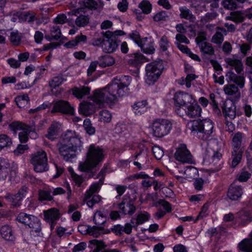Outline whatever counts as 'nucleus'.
<instances>
[{
    "instance_id": "obj_8",
    "label": "nucleus",
    "mask_w": 252,
    "mask_h": 252,
    "mask_svg": "<svg viewBox=\"0 0 252 252\" xmlns=\"http://www.w3.org/2000/svg\"><path fill=\"white\" fill-rule=\"evenodd\" d=\"M130 38L140 47L144 53L147 54L154 53L155 49L151 39L147 37L141 38L139 33L136 31L132 32L130 34Z\"/></svg>"
},
{
    "instance_id": "obj_25",
    "label": "nucleus",
    "mask_w": 252,
    "mask_h": 252,
    "mask_svg": "<svg viewBox=\"0 0 252 252\" xmlns=\"http://www.w3.org/2000/svg\"><path fill=\"white\" fill-rule=\"evenodd\" d=\"M223 91L226 94L232 96L237 99L240 98L241 92L238 88L234 84L225 85Z\"/></svg>"
},
{
    "instance_id": "obj_48",
    "label": "nucleus",
    "mask_w": 252,
    "mask_h": 252,
    "mask_svg": "<svg viewBox=\"0 0 252 252\" xmlns=\"http://www.w3.org/2000/svg\"><path fill=\"white\" fill-rule=\"evenodd\" d=\"M5 163L4 160H1L0 162V180L5 179L10 171L8 166L4 165Z\"/></svg>"
},
{
    "instance_id": "obj_51",
    "label": "nucleus",
    "mask_w": 252,
    "mask_h": 252,
    "mask_svg": "<svg viewBox=\"0 0 252 252\" xmlns=\"http://www.w3.org/2000/svg\"><path fill=\"white\" fill-rule=\"evenodd\" d=\"M11 139L5 134L0 135V149L11 145Z\"/></svg>"
},
{
    "instance_id": "obj_55",
    "label": "nucleus",
    "mask_w": 252,
    "mask_h": 252,
    "mask_svg": "<svg viewBox=\"0 0 252 252\" xmlns=\"http://www.w3.org/2000/svg\"><path fill=\"white\" fill-rule=\"evenodd\" d=\"M51 34L53 38L58 39L61 36V31L58 26H53L51 30Z\"/></svg>"
},
{
    "instance_id": "obj_50",
    "label": "nucleus",
    "mask_w": 252,
    "mask_h": 252,
    "mask_svg": "<svg viewBox=\"0 0 252 252\" xmlns=\"http://www.w3.org/2000/svg\"><path fill=\"white\" fill-rule=\"evenodd\" d=\"M180 11V17L182 18H184L190 20H192L193 19V17L189 11V9L186 8V7H181L179 8Z\"/></svg>"
},
{
    "instance_id": "obj_64",
    "label": "nucleus",
    "mask_w": 252,
    "mask_h": 252,
    "mask_svg": "<svg viewBox=\"0 0 252 252\" xmlns=\"http://www.w3.org/2000/svg\"><path fill=\"white\" fill-rule=\"evenodd\" d=\"M87 247V244L81 242L76 245L72 249V252H79L84 250Z\"/></svg>"
},
{
    "instance_id": "obj_18",
    "label": "nucleus",
    "mask_w": 252,
    "mask_h": 252,
    "mask_svg": "<svg viewBox=\"0 0 252 252\" xmlns=\"http://www.w3.org/2000/svg\"><path fill=\"white\" fill-rule=\"evenodd\" d=\"M223 114L226 118L234 119L236 116V106L231 100H226L222 108Z\"/></svg>"
},
{
    "instance_id": "obj_14",
    "label": "nucleus",
    "mask_w": 252,
    "mask_h": 252,
    "mask_svg": "<svg viewBox=\"0 0 252 252\" xmlns=\"http://www.w3.org/2000/svg\"><path fill=\"white\" fill-rule=\"evenodd\" d=\"M102 184L103 179H100L98 182L92 184L89 189L86 191L84 201L86 202V204L88 207L92 208L95 204V202H94L92 199H89L93 193L97 192L100 189V187Z\"/></svg>"
},
{
    "instance_id": "obj_4",
    "label": "nucleus",
    "mask_w": 252,
    "mask_h": 252,
    "mask_svg": "<svg viewBox=\"0 0 252 252\" xmlns=\"http://www.w3.org/2000/svg\"><path fill=\"white\" fill-rule=\"evenodd\" d=\"M104 151L102 148L95 144H91L87 148L86 159L80 163L79 169L82 171H87L99 165L104 159Z\"/></svg>"
},
{
    "instance_id": "obj_32",
    "label": "nucleus",
    "mask_w": 252,
    "mask_h": 252,
    "mask_svg": "<svg viewBox=\"0 0 252 252\" xmlns=\"http://www.w3.org/2000/svg\"><path fill=\"white\" fill-rule=\"evenodd\" d=\"M0 234L2 237L6 241H12L14 239L11 228L8 226H3L0 229Z\"/></svg>"
},
{
    "instance_id": "obj_44",
    "label": "nucleus",
    "mask_w": 252,
    "mask_h": 252,
    "mask_svg": "<svg viewBox=\"0 0 252 252\" xmlns=\"http://www.w3.org/2000/svg\"><path fill=\"white\" fill-rule=\"evenodd\" d=\"M66 80V79L63 75H58L53 78L49 84L51 87L56 88L61 85Z\"/></svg>"
},
{
    "instance_id": "obj_7",
    "label": "nucleus",
    "mask_w": 252,
    "mask_h": 252,
    "mask_svg": "<svg viewBox=\"0 0 252 252\" xmlns=\"http://www.w3.org/2000/svg\"><path fill=\"white\" fill-rule=\"evenodd\" d=\"M219 146L216 140H211L207 144L204 156V161L209 163L216 164L220 159L221 155L219 152Z\"/></svg>"
},
{
    "instance_id": "obj_38",
    "label": "nucleus",
    "mask_w": 252,
    "mask_h": 252,
    "mask_svg": "<svg viewBox=\"0 0 252 252\" xmlns=\"http://www.w3.org/2000/svg\"><path fill=\"white\" fill-rule=\"evenodd\" d=\"M243 152V150H233L232 152L231 167H235L238 164L241 159Z\"/></svg>"
},
{
    "instance_id": "obj_46",
    "label": "nucleus",
    "mask_w": 252,
    "mask_h": 252,
    "mask_svg": "<svg viewBox=\"0 0 252 252\" xmlns=\"http://www.w3.org/2000/svg\"><path fill=\"white\" fill-rule=\"evenodd\" d=\"M251 177V173L246 168L243 169L237 176L238 181L241 182H246Z\"/></svg>"
},
{
    "instance_id": "obj_41",
    "label": "nucleus",
    "mask_w": 252,
    "mask_h": 252,
    "mask_svg": "<svg viewBox=\"0 0 252 252\" xmlns=\"http://www.w3.org/2000/svg\"><path fill=\"white\" fill-rule=\"evenodd\" d=\"M226 34L225 30L219 29L216 34L213 36L212 41L216 44H220L223 40V35Z\"/></svg>"
},
{
    "instance_id": "obj_47",
    "label": "nucleus",
    "mask_w": 252,
    "mask_h": 252,
    "mask_svg": "<svg viewBox=\"0 0 252 252\" xmlns=\"http://www.w3.org/2000/svg\"><path fill=\"white\" fill-rule=\"evenodd\" d=\"M139 7L142 10L144 14H148L152 11V5L150 2L146 0H142L139 4Z\"/></svg>"
},
{
    "instance_id": "obj_54",
    "label": "nucleus",
    "mask_w": 252,
    "mask_h": 252,
    "mask_svg": "<svg viewBox=\"0 0 252 252\" xmlns=\"http://www.w3.org/2000/svg\"><path fill=\"white\" fill-rule=\"evenodd\" d=\"M9 39L13 44L17 45L20 43L21 36L17 31L12 32L10 33Z\"/></svg>"
},
{
    "instance_id": "obj_62",
    "label": "nucleus",
    "mask_w": 252,
    "mask_h": 252,
    "mask_svg": "<svg viewBox=\"0 0 252 252\" xmlns=\"http://www.w3.org/2000/svg\"><path fill=\"white\" fill-rule=\"evenodd\" d=\"M204 182L202 178L196 179L193 184L195 189L198 191L201 190Z\"/></svg>"
},
{
    "instance_id": "obj_11",
    "label": "nucleus",
    "mask_w": 252,
    "mask_h": 252,
    "mask_svg": "<svg viewBox=\"0 0 252 252\" xmlns=\"http://www.w3.org/2000/svg\"><path fill=\"white\" fill-rule=\"evenodd\" d=\"M174 156L175 158L181 162L187 163L194 162L192 156L185 144H181L179 145Z\"/></svg>"
},
{
    "instance_id": "obj_23",
    "label": "nucleus",
    "mask_w": 252,
    "mask_h": 252,
    "mask_svg": "<svg viewBox=\"0 0 252 252\" xmlns=\"http://www.w3.org/2000/svg\"><path fill=\"white\" fill-rule=\"evenodd\" d=\"M27 193V188L25 187H22L18 191V193L15 195L10 194H7L6 198L9 201L13 203L14 205H19V202L24 197H25Z\"/></svg>"
},
{
    "instance_id": "obj_17",
    "label": "nucleus",
    "mask_w": 252,
    "mask_h": 252,
    "mask_svg": "<svg viewBox=\"0 0 252 252\" xmlns=\"http://www.w3.org/2000/svg\"><path fill=\"white\" fill-rule=\"evenodd\" d=\"M11 126L16 130H21L19 133V140L21 142H26L29 138L28 126L19 122H16L12 124Z\"/></svg>"
},
{
    "instance_id": "obj_26",
    "label": "nucleus",
    "mask_w": 252,
    "mask_h": 252,
    "mask_svg": "<svg viewBox=\"0 0 252 252\" xmlns=\"http://www.w3.org/2000/svg\"><path fill=\"white\" fill-rule=\"evenodd\" d=\"M91 88L85 86L74 87L71 89L73 95L78 99L82 98L85 95L89 94Z\"/></svg>"
},
{
    "instance_id": "obj_53",
    "label": "nucleus",
    "mask_w": 252,
    "mask_h": 252,
    "mask_svg": "<svg viewBox=\"0 0 252 252\" xmlns=\"http://www.w3.org/2000/svg\"><path fill=\"white\" fill-rule=\"evenodd\" d=\"M102 5L101 0H88L86 3V6L90 9H96Z\"/></svg>"
},
{
    "instance_id": "obj_31",
    "label": "nucleus",
    "mask_w": 252,
    "mask_h": 252,
    "mask_svg": "<svg viewBox=\"0 0 252 252\" xmlns=\"http://www.w3.org/2000/svg\"><path fill=\"white\" fill-rule=\"evenodd\" d=\"M201 125L200 120L190 121L187 124V128L193 133H197L200 134Z\"/></svg>"
},
{
    "instance_id": "obj_40",
    "label": "nucleus",
    "mask_w": 252,
    "mask_h": 252,
    "mask_svg": "<svg viewBox=\"0 0 252 252\" xmlns=\"http://www.w3.org/2000/svg\"><path fill=\"white\" fill-rule=\"evenodd\" d=\"M112 114L107 110H102L99 112L98 121L103 123H110L112 120Z\"/></svg>"
},
{
    "instance_id": "obj_20",
    "label": "nucleus",
    "mask_w": 252,
    "mask_h": 252,
    "mask_svg": "<svg viewBox=\"0 0 252 252\" xmlns=\"http://www.w3.org/2000/svg\"><path fill=\"white\" fill-rule=\"evenodd\" d=\"M62 130V125L58 122H54L48 130L46 137L51 140L56 139Z\"/></svg>"
},
{
    "instance_id": "obj_58",
    "label": "nucleus",
    "mask_w": 252,
    "mask_h": 252,
    "mask_svg": "<svg viewBox=\"0 0 252 252\" xmlns=\"http://www.w3.org/2000/svg\"><path fill=\"white\" fill-rule=\"evenodd\" d=\"M222 5L228 9H234L237 7V4L233 0H223Z\"/></svg>"
},
{
    "instance_id": "obj_63",
    "label": "nucleus",
    "mask_w": 252,
    "mask_h": 252,
    "mask_svg": "<svg viewBox=\"0 0 252 252\" xmlns=\"http://www.w3.org/2000/svg\"><path fill=\"white\" fill-rule=\"evenodd\" d=\"M7 62L11 67L17 68L20 67L21 63L19 61L13 58H10L7 60Z\"/></svg>"
},
{
    "instance_id": "obj_5",
    "label": "nucleus",
    "mask_w": 252,
    "mask_h": 252,
    "mask_svg": "<svg viewBox=\"0 0 252 252\" xmlns=\"http://www.w3.org/2000/svg\"><path fill=\"white\" fill-rule=\"evenodd\" d=\"M164 68L162 61L159 60L148 63L145 67V82L154 84L160 77Z\"/></svg>"
},
{
    "instance_id": "obj_36",
    "label": "nucleus",
    "mask_w": 252,
    "mask_h": 252,
    "mask_svg": "<svg viewBox=\"0 0 252 252\" xmlns=\"http://www.w3.org/2000/svg\"><path fill=\"white\" fill-rule=\"evenodd\" d=\"M99 65L101 67H105L107 66H110L114 64V59L109 56L105 55L99 58Z\"/></svg>"
},
{
    "instance_id": "obj_39",
    "label": "nucleus",
    "mask_w": 252,
    "mask_h": 252,
    "mask_svg": "<svg viewBox=\"0 0 252 252\" xmlns=\"http://www.w3.org/2000/svg\"><path fill=\"white\" fill-rule=\"evenodd\" d=\"M15 101L19 107L24 108L29 104V98L27 94H25L16 97Z\"/></svg>"
},
{
    "instance_id": "obj_21",
    "label": "nucleus",
    "mask_w": 252,
    "mask_h": 252,
    "mask_svg": "<svg viewBox=\"0 0 252 252\" xmlns=\"http://www.w3.org/2000/svg\"><path fill=\"white\" fill-rule=\"evenodd\" d=\"M146 61L145 58L141 53L136 52L129 55L127 63L131 66L138 67L140 64Z\"/></svg>"
},
{
    "instance_id": "obj_35",
    "label": "nucleus",
    "mask_w": 252,
    "mask_h": 252,
    "mask_svg": "<svg viewBox=\"0 0 252 252\" xmlns=\"http://www.w3.org/2000/svg\"><path fill=\"white\" fill-rule=\"evenodd\" d=\"M226 63L235 68L236 71L239 73L243 69V64L241 61L233 58H227L225 60Z\"/></svg>"
},
{
    "instance_id": "obj_37",
    "label": "nucleus",
    "mask_w": 252,
    "mask_h": 252,
    "mask_svg": "<svg viewBox=\"0 0 252 252\" xmlns=\"http://www.w3.org/2000/svg\"><path fill=\"white\" fill-rule=\"evenodd\" d=\"M68 170L70 174L73 184L78 187H80L84 182V178L81 176L76 174L74 172L72 168L68 167Z\"/></svg>"
},
{
    "instance_id": "obj_43",
    "label": "nucleus",
    "mask_w": 252,
    "mask_h": 252,
    "mask_svg": "<svg viewBox=\"0 0 252 252\" xmlns=\"http://www.w3.org/2000/svg\"><path fill=\"white\" fill-rule=\"evenodd\" d=\"M240 250L246 252H252V239L248 240L244 239L238 245Z\"/></svg>"
},
{
    "instance_id": "obj_22",
    "label": "nucleus",
    "mask_w": 252,
    "mask_h": 252,
    "mask_svg": "<svg viewBox=\"0 0 252 252\" xmlns=\"http://www.w3.org/2000/svg\"><path fill=\"white\" fill-rule=\"evenodd\" d=\"M243 193L241 187L234 183L231 185L228 189L227 196L231 200H236L241 197Z\"/></svg>"
},
{
    "instance_id": "obj_19",
    "label": "nucleus",
    "mask_w": 252,
    "mask_h": 252,
    "mask_svg": "<svg viewBox=\"0 0 252 252\" xmlns=\"http://www.w3.org/2000/svg\"><path fill=\"white\" fill-rule=\"evenodd\" d=\"M252 212L248 209H243L239 211L236 216V221L242 225L246 224L252 221Z\"/></svg>"
},
{
    "instance_id": "obj_15",
    "label": "nucleus",
    "mask_w": 252,
    "mask_h": 252,
    "mask_svg": "<svg viewBox=\"0 0 252 252\" xmlns=\"http://www.w3.org/2000/svg\"><path fill=\"white\" fill-rule=\"evenodd\" d=\"M52 112H60L72 115L74 113V108L68 102L59 100L54 102Z\"/></svg>"
},
{
    "instance_id": "obj_16",
    "label": "nucleus",
    "mask_w": 252,
    "mask_h": 252,
    "mask_svg": "<svg viewBox=\"0 0 252 252\" xmlns=\"http://www.w3.org/2000/svg\"><path fill=\"white\" fill-rule=\"evenodd\" d=\"M200 132L199 137L206 139L212 134L214 127L213 122L210 120L201 121Z\"/></svg>"
},
{
    "instance_id": "obj_30",
    "label": "nucleus",
    "mask_w": 252,
    "mask_h": 252,
    "mask_svg": "<svg viewBox=\"0 0 252 252\" xmlns=\"http://www.w3.org/2000/svg\"><path fill=\"white\" fill-rule=\"evenodd\" d=\"M89 244V247L93 250V252H102V250L106 247L102 241L96 239L90 241Z\"/></svg>"
},
{
    "instance_id": "obj_59",
    "label": "nucleus",
    "mask_w": 252,
    "mask_h": 252,
    "mask_svg": "<svg viewBox=\"0 0 252 252\" xmlns=\"http://www.w3.org/2000/svg\"><path fill=\"white\" fill-rule=\"evenodd\" d=\"M167 17V14L165 11H160L156 14L153 16V19L155 21L158 22L160 21H164L166 19Z\"/></svg>"
},
{
    "instance_id": "obj_13",
    "label": "nucleus",
    "mask_w": 252,
    "mask_h": 252,
    "mask_svg": "<svg viewBox=\"0 0 252 252\" xmlns=\"http://www.w3.org/2000/svg\"><path fill=\"white\" fill-rule=\"evenodd\" d=\"M45 220L50 224L51 229H53L59 219L61 214L59 209L52 208L47 210L43 211Z\"/></svg>"
},
{
    "instance_id": "obj_45",
    "label": "nucleus",
    "mask_w": 252,
    "mask_h": 252,
    "mask_svg": "<svg viewBox=\"0 0 252 252\" xmlns=\"http://www.w3.org/2000/svg\"><path fill=\"white\" fill-rule=\"evenodd\" d=\"M198 46L201 51L205 54L212 55L214 53V50L210 43L200 42Z\"/></svg>"
},
{
    "instance_id": "obj_3",
    "label": "nucleus",
    "mask_w": 252,
    "mask_h": 252,
    "mask_svg": "<svg viewBox=\"0 0 252 252\" xmlns=\"http://www.w3.org/2000/svg\"><path fill=\"white\" fill-rule=\"evenodd\" d=\"M173 99L175 110L178 114H180L181 110H183L186 115L189 118L201 116L202 109L192 94L183 92H178L174 94Z\"/></svg>"
},
{
    "instance_id": "obj_10",
    "label": "nucleus",
    "mask_w": 252,
    "mask_h": 252,
    "mask_svg": "<svg viewBox=\"0 0 252 252\" xmlns=\"http://www.w3.org/2000/svg\"><path fill=\"white\" fill-rule=\"evenodd\" d=\"M16 219L18 222L28 225L35 232L40 230V222L36 217L21 212L18 215Z\"/></svg>"
},
{
    "instance_id": "obj_12",
    "label": "nucleus",
    "mask_w": 252,
    "mask_h": 252,
    "mask_svg": "<svg viewBox=\"0 0 252 252\" xmlns=\"http://www.w3.org/2000/svg\"><path fill=\"white\" fill-rule=\"evenodd\" d=\"M109 35H111V37L103 42L102 48L104 51L107 53H112L116 50L117 48V44L112 38H115L118 35H123L125 33L121 30L116 31L113 32H107Z\"/></svg>"
},
{
    "instance_id": "obj_24",
    "label": "nucleus",
    "mask_w": 252,
    "mask_h": 252,
    "mask_svg": "<svg viewBox=\"0 0 252 252\" xmlns=\"http://www.w3.org/2000/svg\"><path fill=\"white\" fill-rule=\"evenodd\" d=\"M118 208L124 215H131L135 210V206L127 200H123L119 204Z\"/></svg>"
},
{
    "instance_id": "obj_61",
    "label": "nucleus",
    "mask_w": 252,
    "mask_h": 252,
    "mask_svg": "<svg viewBox=\"0 0 252 252\" xmlns=\"http://www.w3.org/2000/svg\"><path fill=\"white\" fill-rule=\"evenodd\" d=\"M24 20L29 22H32L36 20L35 14L32 12H27L24 14Z\"/></svg>"
},
{
    "instance_id": "obj_52",
    "label": "nucleus",
    "mask_w": 252,
    "mask_h": 252,
    "mask_svg": "<svg viewBox=\"0 0 252 252\" xmlns=\"http://www.w3.org/2000/svg\"><path fill=\"white\" fill-rule=\"evenodd\" d=\"M209 205L208 203L205 204L202 207L201 211L194 220V222H196L198 220L203 219V218L207 216L209 214Z\"/></svg>"
},
{
    "instance_id": "obj_27",
    "label": "nucleus",
    "mask_w": 252,
    "mask_h": 252,
    "mask_svg": "<svg viewBox=\"0 0 252 252\" xmlns=\"http://www.w3.org/2000/svg\"><path fill=\"white\" fill-rule=\"evenodd\" d=\"M150 217V216L148 213L146 212H140L136 215L135 218L131 220V223L134 226L136 227L147 221Z\"/></svg>"
},
{
    "instance_id": "obj_28",
    "label": "nucleus",
    "mask_w": 252,
    "mask_h": 252,
    "mask_svg": "<svg viewBox=\"0 0 252 252\" xmlns=\"http://www.w3.org/2000/svg\"><path fill=\"white\" fill-rule=\"evenodd\" d=\"M147 103L145 100L137 102L132 106L133 111L136 115L144 114L147 111Z\"/></svg>"
},
{
    "instance_id": "obj_33",
    "label": "nucleus",
    "mask_w": 252,
    "mask_h": 252,
    "mask_svg": "<svg viewBox=\"0 0 252 252\" xmlns=\"http://www.w3.org/2000/svg\"><path fill=\"white\" fill-rule=\"evenodd\" d=\"M107 213L105 211H97L94 215V221L97 225L104 224L107 220Z\"/></svg>"
},
{
    "instance_id": "obj_49",
    "label": "nucleus",
    "mask_w": 252,
    "mask_h": 252,
    "mask_svg": "<svg viewBox=\"0 0 252 252\" xmlns=\"http://www.w3.org/2000/svg\"><path fill=\"white\" fill-rule=\"evenodd\" d=\"M39 199L41 200L50 201L53 199L52 190L51 189L41 190L39 194Z\"/></svg>"
},
{
    "instance_id": "obj_56",
    "label": "nucleus",
    "mask_w": 252,
    "mask_h": 252,
    "mask_svg": "<svg viewBox=\"0 0 252 252\" xmlns=\"http://www.w3.org/2000/svg\"><path fill=\"white\" fill-rule=\"evenodd\" d=\"M153 154L157 159H160L164 155V152L159 146H154L152 148Z\"/></svg>"
},
{
    "instance_id": "obj_60",
    "label": "nucleus",
    "mask_w": 252,
    "mask_h": 252,
    "mask_svg": "<svg viewBox=\"0 0 252 252\" xmlns=\"http://www.w3.org/2000/svg\"><path fill=\"white\" fill-rule=\"evenodd\" d=\"M101 230V227L91 226L89 234L94 237H97L100 235Z\"/></svg>"
},
{
    "instance_id": "obj_9",
    "label": "nucleus",
    "mask_w": 252,
    "mask_h": 252,
    "mask_svg": "<svg viewBox=\"0 0 252 252\" xmlns=\"http://www.w3.org/2000/svg\"><path fill=\"white\" fill-rule=\"evenodd\" d=\"M31 162L37 172H44L48 169L47 155L43 150H40L32 155Z\"/></svg>"
},
{
    "instance_id": "obj_34",
    "label": "nucleus",
    "mask_w": 252,
    "mask_h": 252,
    "mask_svg": "<svg viewBox=\"0 0 252 252\" xmlns=\"http://www.w3.org/2000/svg\"><path fill=\"white\" fill-rule=\"evenodd\" d=\"M185 177L189 179L196 178L198 176V171L197 168L193 166H188L183 171Z\"/></svg>"
},
{
    "instance_id": "obj_6",
    "label": "nucleus",
    "mask_w": 252,
    "mask_h": 252,
    "mask_svg": "<svg viewBox=\"0 0 252 252\" xmlns=\"http://www.w3.org/2000/svg\"><path fill=\"white\" fill-rule=\"evenodd\" d=\"M172 127L171 122L168 119H156L149 126L152 135L158 138H162L168 135Z\"/></svg>"
},
{
    "instance_id": "obj_2",
    "label": "nucleus",
    "mask_w": 252,
    "mask_h": 252,
    "mask_svg": "<svg viewBox=\"0 0 252 252\" xmlns=\"http://www.w3.org/2000/svg\"><path fill=\"white\" fill-rule=\"evenodd\" d=\"M57 147L61 155L67 161L73 162L83 148L81 138L74 131L67 130L62 135Z\"/></svg>"
},
{
    "instance_id": "obj_1",
    "label": "nucleus",
    "mask_w": 252,
    "mask_h": 252,
    "mask_svg": "<svg viewBox=\"0 0 252 252\" xmlns=\"http://www.w3.org/2000/svg\"><path fill=\"white\" fill-rule=\"evenodd\" d=\"M131 81L130 77L123 76L116 78L105 87L95 90L89 101L80 103V114L88 116L94 113L96 107L115 102L126 95Z\"/></svg>"
},
{
    "instance_id": "obj_57",
    "label": "nucleus",
    "mask_w": 252,
    "mask_h": 252,
    "mask_svg": "<svg viewBox=\"0 0 252 252\" xmlns=\"http://www.w3.org/2000/svg\"><path fill=\"white\" fill-rule=\"evenodd\" d=\"M76 24L78 27H84L89 23V19L85 16L78 17L76 20Z\"/></svg>"
},
{
    "instance_id": "obj_29",
    "label": "nucleus",
    "mask_w": 252,
    "mask_h": 252,
    "mask_svg": "<svg viewBox=\"0 0 252 252\" xmlns=\"http://www.w3.org/2000/svg\"><path fill=\"white\" fill-rule=\"evenodd\" d=\"M245 138L244 134L240 132H237L233 135L232 140L233 150H243L241 146Z\"/></svg>"
},
{
    "instance_id": "obj_42",
    "label": "nucleus",
    "mask_w": 252,
    "mask_h": 252,
    "mask_svg": "<svg viewBox=\"0 0 252 252\" xmlns=\"http://www.w3.org/2000/svg\"><path fill=\"white\" fill-rule=\"evenodd\" d=\"M159 45L160 50L165 52V54L167 55L171 45L167 37L163 36L161 38L159 42Z\"/></svg>"
}]
</instances>
